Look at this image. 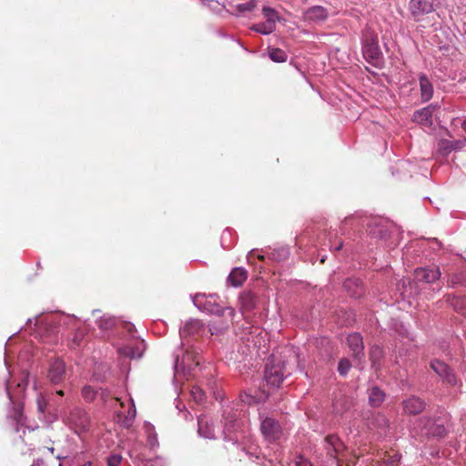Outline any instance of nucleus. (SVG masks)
I'll return each mask as SVG.
<instances>
[{"instance_id":"nucleus-1","label":"nucleus","mask_w":466,"mask_h":466,"mask_svg":"<svg viewBox=\"0 0 466 466\" xmlns=\"http://www.w3.org/2000/svg\"><path fill=\"white\" fill-rule=\"evenodd\" d=\"M289 374L290 370L288 369L286 361L276 354H272L265 368L264 378L267 384L272 388H279Z\"/></svg>"},{"instance_id":"nucleus-2","label":"nucleus","mask_w":466,"mask_h":466,"mask_svg":"<svg viewBox=\"0 0 466 466\" xmlns=\"http://www.w3.org/2000/svg\"><path fill=\"white\" fill-rule=\"evenodd\" d=\"M65 423L76 433L86 432L90 428V418L86 410L75 407L64 417Z\"/></svg>"},{"instance_id":"nucleus-3","label":"nucleus","mask_w":466,"mask_h":466,"mask_svg":"<svg viewBox=\"0 0 466 466\" xmlns=\"http://www.w3.org/2000/svg\"><path fill=\"white\" fill-rule=\"evenodd\" d=\"M126 330L129 333L132 341L118 349L119 354L129 359H139L145 350V342L143 339L135 336V326L132 323H125Z\"/></svg>"},{"instance_id":"nucleus-4","label":"nucleus","mask_w":466,"mask_h":466,"mask_svg":"<svg viewBox=\"0 0 466 466\" xmlns=\"http://www.w3.org/2000/svg\"><path fill=\"white\" fill-rule=\"evenodd\" d=\"M440 5V0H410L409 10L416 21H420L424 15L436 10Z\"/></svg>"},{"instance_id":"nucleus-5","label":"nucleus","mask_w":466,"mask_h":466,"mask_svg":"<svg viewBox=\"0 0 466 466\" xmlns=\"http://www.w3.org/2000/svg\"><path fill=\"white\" fill-rule=\"evenodd\" d=\"M260 431L264 439L269 442L279 440L282 430L279 422L272 417H260Z\"/></svg>"},{"instance_id":"nucleus-6","label":"nucleus","mask_w":466,"mask_h":466,"mask_svg":"<svg viewBox=\"0 0 466 466\" xmlns=\"http://www.w3.org/2000/svg\"><path fill=\"white\" fill-rule=\"evenodd\" d=\"M262 15L266 21L253 25L250 29L261 35H269L276 29V21L279 20L278 14L274 9L265 6L262 9Z\"/></svg>"},{"instance_id":"nucleus-7","label":"nucleus","mask_w":466,"mask_h":466,"mask_svg":"<svg viewBox=\"0 0 466 466\" xmlns=\"http://www.w3.org/2000/svg\"><path fill=\"white\" fill-rule=\"evenodd\" d=\"M418 425L421 428V433L425 435L441 438L446 434V428L441 419L420 418Z\"/></svg>"},{"instance_id":"nucleus-8","label":"nucleus","mask_w":466,"mask_h":466,"mask_svg":"<svg viewBox=\"0 0 466 466\" xmlns=\"http://www.w3.org/2000/svg\"><path fill=\"white\" fill-rule=\"evenodd\" d=\"M362 54L364 58L371 65L378 66L380 62L381 52L378 39L374 36L366 37L362 43Z\"/></svg>"},{"instance_id":"nucleus-9","label":"nucleus","mask_w":466,"mask_h":466,"mask_svg":"<svg viewBox=\"0 0 466 466\" xmlns=\"http://www.w3.org/2000/svg\"><path fill=\"white\" fill-rule=\"evenodd\" d=\"M192 302L198 309L212 314L221 315L225 310L216 302L213 295L207 297L205 294H196L192 297Z\"/></svg>"},{"instance_id":"nucleus-10","label":"nucleus","mask_w":466,"mask_h":466,"mask_svg":"<svg viewBox=\"0 0 466 466\" xmlns=\"http://www.w3.org/2000/svg\"><path fill=\"white\" fill-rule=\"evenodd\" d=\"M223 427V435L226 441H232L233 443L238 442L242 434L239 431L240 423L234 417H225Z\"/></svg>"},{"instance_id":"nucleus-11","label":"nucleus","mask_w":466,"mask_h":466,"mask_svg":"<svg viewBox=\"0 0 466 466\" xmlns=\"http://www.w3.org/2000/svg\"><path fill=\"white\" fill-rule=\"evenodd\" d=\"M438 108H440V105L432 103L415 111L412 116L413 122L424 127H431L432 125V115Z\"/></svg>"},{"instance_id":"nucleus-12","label":"nucleus","mask_w":466,"mask_h":466,"mask_svg":"<svg viewBox=\"0 0 466 466\" xmlns=\"http://www.w3.org/2000/svg\"><path fill=\"white\" fill-rule=\"evenodd\" d=\"M431 368L447 384L451 386L456 385L457 380L455 375L446 363L439 360H433L431 362Z\"/></svg>"},{"instance_id":"nucleus-13","label":"nucleus","mask_w":466,"mask_h":466,"mask_svg":"<svg viewBox=\"0 0 466 466\" xmlns=\"http://www.w3.org/2000/svg\"><path fill=\"white\" fill-rule=\"evenodd\" d=\"M329 17V12L321 5H314L303 13V20L309 24H320Z\"/></svg>"},{"instance_id":"nucleus-14","label":"nucleus","mask_w":466,"mask_h":466,"mask_svg":"<svg viewBox=\"0 0 466 466\" xmlns=\"http://www.w3.org/2000/svg\"><path fill=\"white\" fill-rule=\"evenodd\" d=\"M466 146V138L462 140H448L441 139L438 142L436 155L438 157H446L452 151L462 148Z\"/></svg>"},{"instance_id":"nucleus-15","label":"nucleus","mask_w":466,"mask_h":466,"mask_svg":"<svg viewBox=\"0 0 466 466\" xmlns=\"http://www.w3.org/2000/svg\"><path fill=\"white\" fill-rule=\"evenodd\" d=\"M48 380L54 385L60 384L66 377V364L62 360H55L48 370Z\"/></svg>"},{"instance_id":"nucleus-16","label":"nucleus","mask_w":466,"mask_h":466,"mask_svg":"<svg viewBox=\"0 0 466 466\" xmlns=\"http://www.w3.org/2000/svg\"><path fill=\"white\" fill-rule=\"evenodd\" d=\"M441 273L439 268H420L415 270V279L418 281L426 283H434L437 281Z\"/></svg>"},{"instance_id":"nucleus-17","label":"nucleus","mask_w":466,"mask_h":466,"mask_svg":"<svg viewBox=\"0 0 466 466\" xmlns=\"http://www.w3.org/2000/svg\"><path fill=\"white\" fill-rule=\"evenodd\" d=\"M347 342L354 359L360 361L364 356V345L361 335L360 333L350 334L347 338Z\"/></svg>"},{"instance_id":"nucleus-18","label":"nucleus","mask_w":466,"mask_h":466,"mask_svg":"<svg viewBox=\"0 0 466 466\" xmlns=\"http://www.w3.org/2000/svg\"><path fill=\"white\" fill-rule=\"evenodd\" d=\"M198 365H199L198 358L197 356H193V353H190L187 351L183 356L181 361L179 360L178 355L176 356L175 362H174V369H175L176 372H177L178 370H192L193 366H198Z\"/></svg>"},{"instance_id":"nucleus-19","label":"nucleus","mask_w":466,"mask_h":466,"mask_svg":"<svg viewBox=\"0 0 466 466\" xmlns=\"http://www.w3.org/2000/svg\"><path fill=\"white\" fill-rule=\"evenodd\" d=\"M419 83L421 101L423 103L430 101L432 98L434 92L432 82L426 75L420 74L419 76Z\"/></svg>"},{"instance_id":"nucleus-20","label":"nucleus","mask_w":466,"mask_h":466,"mask_svg":"<svg viewBox=\"0 0 466 466\" xmlns=\"http://www.w3.org/2000/svg\"><path fill=\"white\" fill-rule=\"evenodd\" d=\"M258 298L251 291H244L239 296L240 309L243 314L251 312L257 306Z\"/></svg>"},{"instance_id":"nucleus-21","label":"nucleus","mask_w":466,"mask_h":466,"mask_svg":"<svg viewBox=\"0 0 466 466\" xmlns=\"http://www.w3.org/2000/svg\"><path fill=\"white\" fill-rule=\"evenodd\" d=\"M343 287L348 294L353 298H360L364 293L363 284L359 279H347Z\"/></svg>"},{"instance_id":"nucleus-22","label":"nucleus","mask_w":466,"mask_h":466,"mask_svg":"<svg viewBox=\"0 0 466 466\" xmlns=\"http://www.w3.org/2000/svg\"><path fill=\"white\" fill-rule=\"evenodd\" d=\"M403 408L409 414H418L424 410L425 403L420 398L411 397L403 402Z\"/></svg>"},{"instance_id":"nucleus-23","label":"nucleus","mask_w":466,"mask_h":466,"mask_svg":"<svg viewBox=\"0 0 466 466\" xmlns=\"http://www.w3.org/2000/svg\"><path fill=\"white\" fill-rule=\"evenodd\" d=\"M198 433L207 439H214L216 437L215 426L212 421L207 418L198 419Z\"/></svg>"},{"instance_id":"nucleus-24","label":"nucleus","mask_w":466,"mask_h":466,"mask_svg":"<svg viewBox=\"0 0 466 466\" xmlns=\"http://www.w3.org/2000/svg\"><path fill=\"white\" fill-rule=\"evenodd\" d=\"M248 278V272L243 268H235L228 277V282L233 287L241 286Z\"/></svg>"},{"instance_id":"nucleus-25","label":"nucleus","mask_w":466,"mask_h":466,"mask_svg":"<svg viewBox=\"0 0 466 466\" xmlns=\"http://www.w3.org/2000/svg\"><path fill=\"white\" fill-rule=\"evenodd\" d=\"M326 449L327 453L329 457L335 459L338 452L340 450V447L342 446V443L339 440V438L335 435H330L326 438Z\"/></svg>"},{"instance_id":"nucleus-26","label":"nucleus","mask_w":466,"mask_h":466,"mask_svg":"<svg viewBox=\"0 0 466 466\" xmlns=\"http://www.w3.org/2000/svg\"><path fill=\"white\" fill-rule=\"evenodd\" d=\"M136 414H137V410H136V407H135L134 401H133L132 399H130V405L128 407L127 414H125L123 419H122V415L119 412L118 413V418H119V420H120L121 424L124 427L129 428L133 424V421H134V420L136 418Z\"/></svg>"},{"instance_id":"nucleus-27","label":"nucleus","mask_w":466,"mask_h":466,"mask_svg":"<svg viewBox=\"0 0 466 466\" xmlns=\"http://www.w3.org/2000/svg\"><path fill=\"white\" fill-rule=\"evenodd\" d=\"M385 394L379 387H373L369 395L371 406L379 407L384 401Z\"/></svg>"},{"instance_id":"nucleus-28","label":"nucleus","mask_w":466,"mask_h":466,"mask_svg":"<svg viewBox=\"0 0 466 466\" xmlns=\"http://www.w3.org/2000/svg\"><path fill=\"white\" fill-rule=\"evenodd\" d=\"M268 56L272 61L277 63H282L288 59V55L280 48H270L268 50Z\"/></svg>"},{"instance_id":"nucleus-29","label":"nucleus","mask_w":466,"mask_h":466,"mask_svg":"<svg viewBox=\"0 0 466 466\" xmlns=\"http://www.w3.org/2000/svg\"><path fill=\"white\" fill-rule=\"evenodd\" d=\"M145 431L147 435V441L151 448L157 445V433L155 432L154 426L149 422H145Z\"/></svg>"},{"instance_id":"nucleus-30","label":"nucleus","mask_w":466,"mask_h":466,"mask_svg":"<svg viewBox=\"0 0 466 466\" xmlns=\"http://www.w3.org/2000/svg\"><path fill=\"white\" fill-rule=\"evenodd\" d=\"M199 328V322L198 320H190L185 323L184 327L180 329V335L187 336L196 332Z\"/></svg>"},{"instance_id":"nucleus-31","label":"nucleus","mask_w":466,"mask_h":466,"mask_svg":"<svg viewBox=\"0 0 466 466\" xmlns=\"http://www.w3.org/2000/svg\"><path fill=\"white\" fill-rule=\"evenodd\" d=\"M96 324L98 328L102 330L110 329L115 325V319L110 316H102L99 319H97Z\"/></svg>"},{"instance_id":"nucleus-32","label":"nucleus","mask_w":466,"mask_h":466,"mask_svg":"<svg viewBox=\"0 0 466 466\" xmlns=\"http://www.w3.org/2000/svg\"><path fill=\"white\" fill-rule=\"evenodd\" d=\"M289 249L287 248H280L278 249H275L273 252L268 254V258L273 260H283L286 259L289 257Z\"/></svg>"},{"instance_id":"nucleus-33","label":"nucleus","mask_w":466,"mask_h":466,"mask_svg":"<svg viewBox=\"0 0 466 466\" xmlns=\"http://www.w3.org/2000/svg\"><path fill=\"white\" fill-rule=\"evenodd\" d=\"M191 396L197 403H202L206 399L205 391L198 386H194L191 389Z\"/></svg>"},{"instance_id":"nucleus-34","label":"nucleus","mask_w":466,"mask_h":466,"mask_svg":"<svg viewBox=\"0 0 466 466\" xmlns=\"http://www.w3.org/2000/svg\"><path fill=\"white\" fill-rule=\"evenodd\" d=\"M97 391L92 386L86 385L82 389V396L86 401H92L95 400Z\"/></svg>"},{"instance_id":"nucleus-35","label":"nucleus","mask_w":466,"mask_h":466,"mask_svg":"<svg viewBox=\"0 0 466 466\" xmlns=\"http://www.w3.org/2000/svg\"><path fill=\"white\" fill-rule=\"evenodd\" d=\"M257 6L256 0H248L245 3L237 5L236 8L240 13L251 12Z\"/></svg>"},{"instance_id":"nucleus-36","label":"nucleus","mask_w":466,"mask_h":466,"mask_svg":"<svg viewBox=\"0 0 466 466\" xmlns=\"http://www.w3.org/2000/svg\"><path fill=\"white\" fill-rule=\"evenodd\" d=\"M351 368V363L348 359H342L339 362L338 370L341 376H346Z\"/></svg>"},{"instance_id":"nucleus-37","label":"nucleus","mask_w":466,"mask_h":466,"mask_svg":"<svg viewBox=\"0 0 466 466\" xmlns=\"http://www.w3.org/2000/svg\"><path fill=\"white\" fill-rule=\"evenodd\" d=\"M370 234L374 238H386L388 237V230L384 227L378 226L375 228H370Z\"/></svg>"},{"instance_id":"nucleus-38","label":"nucleus","mask_w":466,"mask_h":466,"mask_svg":"<svg viewBox=\"0 0 466 466\" xmlns=\"http://www.w3.org/2000/svg\"><path fill=\"white\" fill-rule=\"evenodd\" d=\"M382 350L379 346H374L370 350V358L372 362V366H375L376 362L381 358Z\"/></svg>"},{"instance_id":"nucleus-39","label":"nucleus","mask_w":466,"mask_h":466,"mask_svg":"<svg viewBox=\"0 0 466 466\" xmlns=\"http://www.w3.org/2000/svg\"><path fill=\"white\" fill-rule=\"evenodd\" d=\"M122 461V456L119 454H111L107 458V466H119Z\"/></svg>"},{"instance_id":"nucleus-40","label":"nucleus","mask_w":466,"mask_h":466,"mask_svg":"<svg viewBox=\"0 0 466 466\" xmlns=\"http://www.w3.org/2000/svg\"><path fill=\"white\" fill-rule=\"evenodd\" d=\"M295 466H312V464L306 458L299 456L295 461Z\"/></svg>"},{"instance_id":"nucleus-41","label":"nucleus","mask_w":466,"mask_h":466,"mask_svg":"<svg viewBox=\"0 0 466 466\" xmlns=\"http://www.w3.org/2000/svg\"><path fill=\"white\" fill-rule=\"evenodd\" d=\"M460 282H461V278L459 275H453L448 280L449 285H451V287H454L455 285L459 284Z\"/></svg>"},{"instance_id":"nucleus-42","label":"nucleus","mask_w":466,"mask_h":466,"mask_svg":"<svg viewBox=\"0 0 466 466\" xmlns=\"http://www.w3.org/2000/svg\"><path fill=\"white\" fill-rule=\"evenodd\" d=\"M46 403L45 400H37V406H38L39 411L44 412L45 409H46Z\"/></svg>"},{"instance_id":"nucleus-43","label":"nucleus","mask_w":466,"mask_h":466,"mask_svg":"<svg viewBox=\"0 0 466 466\" xmlns=\"http://www.w3.org/2000/svg\"><path fill=\"white\" fill-rule=\"evenodd\" d=\"M255 255V249L251 250L248 252V256H247V259L249 263H253L252 262V258L253 256Z\"/></svg>"},{"instance_id":"nucleus-44","label":"nucleus","mask_w":466,"mask_h":466,"mask_svg":"<svg viewBox=\"0 0 466 466\" xmlns=\"http://www.w3.org/2000/svg\"><path fill=\"white\" fill-rule=\"evenodd\" d=\"M5 390H6V393H7V396H8L9 400L12 402H14V398H13V395L11 394V392H10L8 384H6V389Z\"/></svg>"},{"instance_id":"nucleus-45","label":"nucleus","mask_w":466,"mask_h":466,"mask_svg":"<svg viewBox=\"0 0 466 466\" xmlns=\"http://www.w3.org/2000/svg\"><path fill=\"white\" fill-rule=\"evenodd\" d=\"M31 466H43V461L42 460H36L33 462Z\"/></svg>"},{"instance_id":"nucleus-46","label":"nucleus","mask_w":466,"mask_h":466,"mask_svg":"<svg viewBox=\"0 0 466 466\" xmlns=\"http://www.w3.org/2000/svg\"><path fill=\"white\" fill-rule=\"evenodd\" d=\"M80 340H81V338H80L77 334H76V335H75V338H74V342H75L76 344L79 345Z\"/></svg>"},{"instance_id":"nucleus-47","label":"nucleus","mask_w":466,"mask_h":466,"mask_svg":"<svg viewBox=\"0 0 466 466\" xmlns=\"http://www.w3.org/2000/svg\"><path fill=\"white\" fill-rule=\"evenodd\" d=\"M461 127L463 128V130L466 132V118L462 121L461 123Z\"/></svg>"},{"instance_id":"nucleus-48","label":"nucleus","mask_w":466,"mask_h":466,"mask_svg":"<svg viewBox=\"0 0 466 466\" xmlns=\"http://www.w3.org/2000/svg\"><path fill=\"white\" fill-rule=\"evenodd\" d=\"M341 248H342V243H339L338 246H336V247L334 248V249H335L336 251H339V250H340V249H341Z\"/></svg>"},{"instance_id":"nucleus-49","label":"nucleus","mask_w":466,"mask_h":466,"mask_svg":"<svg viewBox=\"0 0 466 466\" xmlns=\"http://www.w3.org/2000/svg\"><path fill=\"white\" fill-rule=\"evenodd\" d=\"M258 258L259 260H264V259H265V255H263V254H258Z\"/></svg>"},{"instance_id":"nucleus-50","label":"nucleus","mask_w":466,"mask_h":466,"mask_svg":"<svg viewBox=\"0 0 466 466\" xmlns=\"http://www.w3.org/2000/svg\"><path fill=\"white\" fill-rule=\"evenodd\" d=\"M56 394L59 396H64V391L62 390H56Z\"/></svg>"},{"instance_id":"nucleus-51","label":"nucleus","mask_w":466,"mask_h":466,"mask_svg":"<svg viewBox=\"0 0 466 466\" xmlns=\"http://www.w3.org/2000/svg\"><path fill=\"white\" fill-rule=\"evenodd\" d=\"M228 310H229V314L233 315L235 313V310L232 308H228Z\"/></svg>"},{"instance_id":"nucleus-52","label":"nucleus","mask_w":466,"mask_h":466,"mask_svg":"<svg viewBox=\"0 0 466 466\" xmlns=\"http://www.w3.org/2000/svg\"><path fill=\"white\" fill-rule=\"evenodd\" d=\"M101 398H102L104 400H105V391H104V390L101 392Z\"/></svg>"},{"instance_id":"nucleus-53","label":"nucleus","mask_w":466,"mask_h":466,"mask_svg":"<svg viewBox=\"0 0 466 466\" xmlns=\"http://www.w3.org/2000/svg\"><path fill=\"white\" fill-rule=\"evenodd\" d=\"M325 261V258H321L320 262L323 263Z\"/></svg>"},{"instance_id":"nucleus-54","label":"nucleus","mask_w":466,"mask_h":466,"mask_svg":"<svg viewBox=\"0 0 466 466\" xmlns=\"http://www.w3.org/2000/svg\"><path fill=\"white\" fill-rule=\"evenodd\" d=\"M85 466H91V464H90V463H88V465H85Z\"/></svg>"}]
</instances>
